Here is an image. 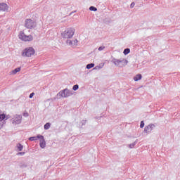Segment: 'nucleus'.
<instances>
[{"mask_svg": "<svg viewBox=\"0 0 180 180\" xmlns=\"http://www.w3.org/2000/svg\"><path fill=\"white\" fill-rule=\"evenodd\" d=\"M74 34H75V29L72 27H68L61 33L63 39H72Z\"/></svg>", "mask_w": 180, "mask_h": 180, "instance_id": "1", "label": "nucleus"}, {"mask_svg": "<svg viewBox=\"0 0 180 180\" xmlns=\"http://www.w3.org/2000/svg\"><path fill=\"white\" fill-rule=\"evenodd\" d=\"M36 53V51L33 47H27L22 51V57H33Z\"/></svg>", "mask_w": 180, "mask_h": 180, "instance_id": "2", "label": "nucleus"}, {"mask_svg": "<svg viewBox=\"0 0 180 180\" xmlns=\"http://www.w3.org/2000/svg\"><path fill=\"white\" fill-rule=\"evenodd\" d=\"M19 39L22 40V41H32L33 40V36L32 35H26L24 32H20L18 35Z\"/></svg>", "mask_w": 180, "mask_h": 180, "instance_id": "3", "label": "nucleus"}, {"mask_svg": "<svg viewBox=\"0 0 180 180\" xmlns=\"http://www.w3.org/2000/svg\"><path fill=\"white\" fill-rule=\"evenodd\" d=\"M25 27L27 29H34L36 27V22L32 19H26L25 21Z\"/></svg>", "mask_w": 180, "mask_h": 180, "instance_id": "4", "label": "nucleus"}, {"mask_svg": "<svg viewBox=\"0 0 180 180\" xmlns=\"http://www.w3.org/2000/svg\"><path fill=\"white\" fill-rule=\"evenodd\" d=\"M72 95V92L71 91L65 89L61 92L62 98H68V96H71Z\"/></svg>", "mask_w": 180, "mask_h": 180, "instance_id": "5", "label": "nucleus"}, {"mask_svg": "<svg viewBox=\"0 0 180 180\" xmlns=\"http://www.w3.org/2000/svg\"><path fill=\"white\" fill-rule=\"evenodd\" d=\"M37 139H39L40 141V147L41 148H44V147H46V141H44V136H41V135H38L37 136Z\"/></svg>", "mask_w": 180, "mask_h": 180, "instance_id": "6", "label": "nucleus"}, {"mask_svg": "<svg viewBox=\"0 0 180 180\" xmlns=\"http://www.w3.org/2000/svg\"><path fill=\"white\" fill-rule=\"evenodd\" d=\"M22 122V115H15L13 120V124H19Z\"/></svg>", "mask_w": 180, "mask_h": 180, "instance_id": "7", "label": "nucleus"}, {"mask_svg": "<svg viewBox=\"0 0 180 180\" xmlns=\"http://www.w3.org/2000/svg\"><path fill=\"white\" fill-rule=\"evenodd\" d=\"M155 127L154 124H149L144 128L145 133H151L153 129Z\"/></svg>", "mask_w": 180, "mask_h": 180, "instance_id": "8", "label": "nucleus"}, {"mask_svg": "<svg viewBox=\"0 0 180 180\" xmlns=\"http://www.w3.org/2000/svg\"><path fill=\"white\" fill-rule=\"evenodd\" d=\"M114 63L115 65H119L120 64H122V63H123L124 65H127V63L129 62L126 59H122V60H115Z\"/></svg>", "mask_w": 180, "mask_h": 180, "instance_id": "9", "label": "nucleus"}, {"mask_svg": "<svg viewBox=\"0 0 180 180\" xmlns=\"http://www.w3.org/2000/svg\"><path fill=\"white\" fill-rule=\"evenodd\" d=\"M10 117L11 116L6 115L4 112L0 113V122H2L3 120H8V119H9Z\"/></svg>", "mask_w": 180, "mask_h": 180, "instance_id": "10", "label": "nucleus"}, {"mask_svg": "<svg viewBox=\"0 0 180 180\" xmlns=\"http://www.w3.org/2000/svg\"><path fill=\"white\" fill-rule=\"evenodd\" d=\"M67 43L69 44V46H78L77 39L68 40Z\"/></svg>", "mask_w": 180, "mask_h": 180, "instance_id": "11", "label": "nucleus"}, {"mask_svg": "<svg viewBox=\"0 0 180 180\" xmlns=\"http://www.w3.org/2000/svg\"><path fill=\"white\" fill-rule=\"evenodd\" d=\"M0 11H3V12H5V11H8V4H0Z\"/></svg>", "mask_w": 180, "mask_h": 180, "instance_id": "12", "label": "nucleus"}, {"mask_svg": "<svg viewBox=\"0 0 180 180\" xmlns=\"http://www.w3.org/2000/svg\"><path fill=\"white\" fill-rule=\"evenodd\" d=\"M20 70H21L20 68H17L14 69L13 70H12L10 74H11V75H15L18 74V72H20Z\"/></svg>", "mask_w": 180, "mask_h": 180, "instance_id": "13", "label": "nucleus"}, {"mask_svg": "<svg viewBox=\"0 0 180 180\" xmlns=\"http://www.w3.org/2000/svg\"><path fill=\"white\" fill-rule=\"evenodd\" d=\"M142 77L141 75H136L135 77H134V81H140Z\"/></svg>", "mask_w": 180, "mask_h": 180, "instance_id": "14", "label": "nucleus"}, {"mask_svg": "<svg viewBox=\"0 0 180 180\" xmlns=\"http://www.w3.org/2000/svg\"><path fill=\"white\" fill-rule=\"evenodd\" d=\"M95 67V64L90 63L86 65L87 70H91V68H94Z\"/></svg>", "mask_w": 180, "mask_h": 180, "instance_id": "15", "label": "nucleus"}, {"mask_svg": "<svg viewBox=\"0 0 180 180\" xmlns=\"http://www.w3.org/2000/svg\"><path fill=\"white\" fill-rule=\"evenodd\" d=\"M123 53H124V56H127V54H129V53H130V49H125L124 50Z\"/></svg>", "mask_w": 180, "mask_h": 180, "instance_id": "16", "label": "nucleus"}, {"mask_svg": "<svg viewBox=\"0 0 180 180\" xmlns=\"http://www.w3.org/2000/svg\"><path fill=\"white\" fill-rule=\"evenodd\" d=\"M50 126H51V124L50 123H46L45 125H44V129L45 130H49V129H50Z\"/></svg>", "mask_w": 180, "mask_h": 180, "instance_id": "17", "label": "nucleus"}, {"mask_svg": "<svg viewBox=\"0 0 180 180\" xmlns=\"http://www.w3.org/2000/svg\"><path fill=\"white\" fill-rule=\"evenodd\" d=\"M17 148H18L19 151H22V150H23V146H22V144H20V143H18L17 145Z\"/></svg>", "mask_w": 180, "mask_h": 180, "instance_id": "18", "label": "nucleus"}, {"mask_svg": "<svg viewBox=\"0 0 180 180\" xmlns=\"http://www.w3.org/2000/svg\"><path fill=\"white\" fill-rule=\"evenodd\" d=\"M37 136H32V137H30L29 138V140H30V141H36V140H37Z\"/></svg>", "mask_w": 180, "mask_h": 180, "instance_id": "19", "label": "nucleus"}, {"mask_svg": "<svg viewBox=\"0 0 180 180\" xmlns=\"http://www.w3.org/2000/svg\"><path fill=\"white\" fill-rule=\"evenodd\" d=\"M89 11H94V12H96V11H98V9L96 7H94V6H91L89 8Z\"/></svg>", "mask_w": 180, "mask_h": 180, "instance_id": "20", "label": "nucleus"}, {"mask_svg": "<svg viewBox=\"0 0 180 180\" xmlns=\"http://www.w3.org/2000/svg\"><path fill=\"white\" fill-rule=\"evenodd\" d=\"M78 88H79L78 84H75V86H73L72 89L73 91H77Z\"/></svg>", "mask_w": 180, "mask_h": 180, "instance_id": "21", "label": "nucleus"}, {"mask_svg": "<svg viewBox=\"0 0 180 180\" xmlns=\"http://www.w3.org/2000/svg\"><path fill=\"white\" fill-rule=\"evenodd\" d=\"M140 127L141 129H143V127H144V121L141 122Z\"/></svg>", "mask_w": 180, "mask_h": 180, "instance_id": "22", "label": "nucleus"}, {"mask_svg": "<svg viewBox=\"0 0 180 180\" xmlns=\"http://www.w3.org/2000/svg\"><path fill=\"white\" fill-rule=\"evenodd\" d=\"M17 155H25V152H20L17 154Z\"/></svg>", "mask_w": 180, "mask_h": 180, "instance_id": "23", "label": "nucleus"}, {"mask_svg": "<svg viewBox=\"0 0 180 180\" xmlns=\"http://www.w3.org/2000/svg\"><path fill=\"white\" fill-rule=\"evenodd\" d=\"M104 49H105V46H100L98 48V50H99V51H102V50H103Z\"/></svg>", "mask_w": 180, "mask_h": 180, "instance_id": "24", "label": "nucleus"}, {"mask_svg": "<svg viewBox=\"0 0 180 180\" xmlns=\"http://www.w3.org/2000/svg\"><path fill=\"white\" fill-rule=\"evenodd\" d=\"M33 96H34V93H31L30 94V98L32 99V98H33Z\"/></svg>", "mask_w": 180, "mask_h": 180, "instance_id": "25", "label": "nucleus"}, {"mask_svg": "<svg viewBox=\"0 0 180 180\" xmlns=\"http://www.w3.org/2000/svg\"><path fill=\"white\" fill-rule=\"evenodd\" d=\"M134 5H135L134 3H131V8H134Z\"/></svg>", "mask_w": 180, "mask_h": 180, "instance_id": "26", "label": "nucleus"}, {"mask_svg": "<svg viewBox=\"0 0 180 180\" xmlns=\"http://www.w3.org/2000/svg\"><path fill=\"white\" fill-rule=\"evenodd\" d=\"M2 127H4V124H1L0 125V129H2Z\"/></svg>", "mask_w": 180, "mask_h": 180, "instance_id": "27", "label": "nucleus"}]
</instances>
